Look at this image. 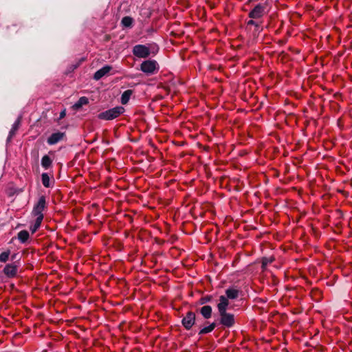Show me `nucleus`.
Wrapping results in <instances>:
<instances>
[{
    "label": "nucleus",
    "instance_id": "nucleus-1",
    "mask_svg": "<svg viewBox=\"0 0 352 352\" xmlns=\"http://www.w3.org/2000/svg\"><path fill=\"white\" fill-rule=\"evenodd\" d=\"M158 69V64L155 60H146L140 65V70L147 75L153 74Z\"/></svg>",
    "mask_w": 352,
    "mask_h": 352
},
{
    "label": "nucleus",
    "instance_id": "nucleus-2",
    "mask_svg": "<svg viewBox=\"0 0 352 352\" xmlns=\"http://www.w3.org/2000/svg\"><path fill=\"white\" fill-rule=\"evenodd\" d=\"M133 54L140 58H146L151 54L150 48L145 45H136L133 46L132 50Z\"/></svg>",
    "mask_w": 352,
    "mask_h": 352
},
{
    "label": "nucleus",
    "instance_id": "nucleus-3",
    "mask_svg": "<svg viewBox=\"0 0 352 352\" xmlns=\"http://www.w3.org/2000/svg\"><path fill=\"white\" fill-rule=\"evenodd\" d=\"M267 3L257 4L250 12L249 17L251 19H259L266 12Z\"/></svg>",
    "mask_w": 352,
    "mask_h": 352
},
{
    "label": "nucleus",
    "instance_id": "nucleus-4",
    "mask_svg": "<svg viewBox=\"0 0 352 352\" xmlns=\"http://www.w3.org/2000/svg\"><path fill=\"white\" fill-rule=\"evenodd\" d=\"M45 208V198L42 196L39 198L38 201L34 207L32 214L37 219H43V211Z\"/></svg>",
    "mask_w": 352,
    "mask_h": 352
},
{
    "label": "nucleus",
    "instance_id": "nucleus-5",
    "mask_svg": "<svg viewBox=\"0 0 352 352\" xmlns=\"http://www.w3.org/2000/svg\"><path fill=\"white\" fill-rule=\"evenodd\" d=\"M220 322L226 327H231L234 324V316L232 314L227 312L219 313Z\"/></svg>",
    "mask_w": 352,
    "mask_h": 352
},
{
    "label": "nucleus",
    "instance_id": "nucleus-6",
    "mask_svg": "<svg viewBox=\"0 0 352 352\" xmlns=\"http://www.w3.org/2000/svg\"><path fill=\"white\" fill-rule=\"evenodd\" d=\"M19 269V265L16 263L7 264L3 268L4 274L8 278H14L16 276Z\"/></svg>",
    "mask_w": 352,
    "mask_h": 352
},
{
    "label": "nucleus",
    "instance_id": "nucleus-7",
    "mask_svg": "<svg viewBox=\"0 0 352 352\" xmlns=\"http://www.w3.org/2000/svg\"><path fill=\"white\" fill-rule=\"evenodd\" d=\"M182 322L186 329H190L195 322V314L192 311H188L182 319Z\"/></svg>",
    "mask_w": 352,
    "mask_h": 352
},
{
    "label": "nucleus",
    "instance_id": "nucleus-8",
    "mask_svg": "<svg viewBox=\"0 0 352 352\" xmlns=\"http://www.w3.org/2000/svg\"><path fill=\"white\" fill-rule=\"evenodd\" d=\"M65 133L62 132H56L52 133L48 138H47V143L50 145H54L58 142H60L64 137Z\"/></svg>",
    "mask_w": 352,
    "mask_h": 352
},
{
    "label": "nucleus",
    "instance_id": "nucleus-9",
    "mask_svg": "<svg viewBox=\"0 0 352 352\" xmlns=\"http://www.w3.org/2000/svg\"><path fill=\"white\" fill-rule=\"evenodd\" d=\"M228 305L229 300L228 298L224 296H221L219 297V302L217 305L219 313L226 312Z\"/></svg>",
    "mask_w": 352,
    "mask_h": 352
},
{
    "label": "nucleus",
    "instance_id": "nucleus-10",
    "mask_svg": "<svg viewBox=\"0 0 352 352\" xmlns=\"http://www.w3.org/2000/svg\"><path fill=\"white\" fill-rule=\"evenodd\" d=\"M21 117H19L14 123L12 124V129L10 131L7 141H10L12 137L15 135V133L19 129L21 124Z\"/></svg>",
    "mask_w": 352,
    "mask_h": 352
},
{
    "label": "nucleus",
    "instance_id": "nucleus-11",
    "mask_svg": "<svg viewBox=\"0 0 352 352\" xmlns=\"http://www.w3.org/2000/svg\"><path fill=\"white\" fill-rule=\"evenodd\" d=\"M110 72V66L106 65L98 70L94 76V78L96 80H100L102 77H103L105 74H108Z\"/></svg>",
    "mask_w": 352,
    "mask_h": 352
},
{
    "label": "nucleus",
    "instance_id": "nucleus-12",
    "mask_svg": "<svg viewBox=\"0 0 352 352\" xmlns=\"http://www.w3.org/2000/svg\"><path fill=\"white\" fill-rule=\"evenodd\" d=\"M200 313L205 319H209L212 316V307L210 305H204L200 309Z\"/></svg>",
    "mask_w": 352,
    "mask_h": 352
},
{
    "label": "nucleus",
    "instance_id": "nucleus-13",
    "mask_svg": "<svg viewBox=\"0 0 352 352\" xmlns=\"http://www.w3.org/2000/svg\"><path fill=\"white\" fill-rule=\"evenodd\" d=\"M133 93V91L131 89H127V90L124 91L121 96V98H120L121 103L122 104H127L128 102L129 101Z\"/></svg>",
    "mask_w": 352,
    "mask_h": 352
},
{
    "label": "nucleus",
    "instance_id": "nucleus-14",
    "mask_svg": "<svg viewBox=\"0 0 352 352\" xmlns=\"http://www.w3.org/2000/svg\"><path fill=\"white\" fill-rule=\"evenodd\" d=\"M124 112V108L122 106H118L111 108V120L118 117Z\"/></svg>",
    "mask_w": 352,
    "mask_h": 352
},
{
    "label": "nucleus",
    "instance_id": "nucleus-15",
    "mask_svg": "<svg viewBox=\"0 0 352 352\" xmlns=\"http://www.w3.org/2000/svg\"><path fill=\"white\" fill-rule=\"evenodd\" d=\"M89 100L87 97L82 96L79 98V100L73 105V108L75 110H78L83 105L88 104Z\"/></svg>",
    "mask_w": 352,
    "mask_h": 352
},
{
    "label": "nucleus",
    "instance_id": "nucleus-16",
    "mask_svg": "<svg viewBox=\"0 0 352 352\" xmlns=\"http://www.w3.org/2000/svg\"><path fill=\"white\" fill-rule=\"evenodd\" d=\"M226 298L228 299H235L239 296V290L233 288H229L226 291Z\"/></svg>",
    "mask_w": 352,
    "mask_h": 352
},
{
    "label": "nucleus",
    "instance_id": "nucleus-17",
    "mask_svg": "<svg viewBox=\"0 0 352 352\" xmlns=\"http://www.w3.org/2000/svg\"><path fill=\"white\" fill-rule=\"evenodd\" d=\"M30 237L29 232L27 230H21L18 233V239L21 243H25Z\"/></svg>",
    "mask_w": 352,
    "mask_h": 352
},
{
    "label": "nucleus",
    "instance_id": "nucleus-18",
    "mask_svg": "<svg viewBox=\"0 0 352 352\" xmlns=\"http://www.w3.org/2000/svg\"><path fill=\"white\" fill-rule=\"evenodd\" d=\"M274 260H275V258L274 256L262 258L261 267H262L263 271L265 270L267 266L269 264H271L272 262H274Z\"/></svg>",
    "mask_w": 352,
    "mask_h": 352
},
{
    "label": "nucleus",
    "instance_id": "nucleus-19",
    "mask_svg": "<svg viewBox=\"0 0 352 352\" xmlns=\"http://www.w3.org/2000/svg\"><path fill=\"white\" fill-rule=\"evenodd\" d=\"M215 327H216V324L214 322H212L210 325L201 329L200 330V331L199 332V334L202 335V334L208 333L212 331Z\"/></svg>",
    "mask_w": 352,
    "mask_h": 352
},
{
    "label": "nucleus",
    "instance_id": "nucleus-20",
    "mask_svg": "<svg viewBox=\"0 0 352 352\" xmlns=\"http://www.w3.org/2000/svg\"><path fill=\"white\" fill-rule=\"evenodd\" d=\"M52 162L50 157L45 155L42 157L41 165L44 168L47 169L51 166Z\"/></svg>",
    "mask_w": 352,
    "mask_h": 352
},
{
    "label": "nucleus",
    "instance_id": "nucleus-21",
    "mask_svg": "<svg viewBox=\"0 0 352 352\" xmlns=\"http://www.w3.org/2000/svg\"><path fill=\"white\" fill-rule=\"evenodd\" d=\"M123 27L129 28L133 23V19L130 16H124L121 21Z\"/></svg>",
    "mask_w": 352,
    "mask_h": 352
},
{
    "label": "nucleus",
    "instance_id": "nucleus-22",
    "mask_svg": "<svg viewBox=\"0 0 352 352\" xmlns=\"http://www.w3.org/2000/svg\"><path fill=\"white\" fill-rule=\"evenodd\" d=\"M42 221L43 219L36 218L34 223L30 226V230L32 234L34 233L41 226Z\"/></svg>",
    "mask_w": 352,
    "mask_h": 352
},
{
    "label": "nucleus",
    "instance_id": "nucleus-23",
    "mask_svg": "<svg viewBox=\"0 0 352 352\" xmlns=\"http://www.w3.org/2000/svg\"><path fill=\"white\" fill-rule=\"evenodd\" d=\"M253 19H254L248 21V25H254L255 27V31L257 32H260L263 30V28L261 27L260 23L254 21Z\"/></svg>",
    "mask_w": 352,
    "mask_h": 352
},
{
    "label": "nucleus",
    "instance_id": "nucleus-24",
    "mask_svg": "<svg viewBox=\"0 0 352 352\" xmlns=\"http://www.w3.org/2000/svg\"><path fill=\"white\" fill-rule=\"evenodd\" d=\"M10 254V250H7V251L2 252L0 254V262L6 263L8 260Z\"/></svg>",
    "mask_w": 352,
    "mask_h": 352
},
{
    "label": "nucleus",
    "instance_id": "nucleus-25",
    "mask_svg": "<svg viewBox=\"0 0 352 352\" xmlns=\"http://www.w3.org/2000/svg\"><path fill=\"white\" fill-rule=\"evenodd\" d=\"M42 183L44 186L48 188L54 184V182L50 179V177H42Z\"/></svg>",
    "mask_w": 352,
    "mask_h": 352
},
{
    "label": "nucleus",
    "instance_id": "nucleus-26",
    "mask_svg": "<svg viewBox=\"0 0 352 352\" xmlns=\"http://www.w3.org/2000/svg\"><path fill=\"white\" fill-rule=\"evenodd\" d=\"M98 118L100 119L109 120H110V110H107L104 112L100 113L98 115Z\"/></svg>",
    "mask_w": 352,
    "mask_h": 352
},
{
    "label": "nucleus",
    "instance_id": "nucleus-27",
    "mask_svg": "<svg viewBox=\"0 0 352 352\" xmlns=\"http://www.w3.org/2000/svg\"><path fill=\"white\" fill-rule=\"evenodd\" d=\"M211 300H212L211 296H205L200 298L199 303L201 305H204V304H206V303L210 302Z\"/></svg>",
    "mask_w": 352,
    "mask_h": 352
},
{
    "label": "nucleus",
    "instance_id": "nucleus-28",
    "mask_svg": "<svg viewBox=\"0 0 352 352\" xmlns=\"http://www.w3.org/2000/svg\"><path fill=\"white\" fill-rule=\"evenodd\" d=\"M65 110L62 111L60 113V118H63L65 116Z\"/></svg>",
    "mask_w": 352,
    "mask_h": 352
},
{
    "label": "nucleus",
    "instance_id": "nucleus-29",
    "mask_svg": "<svg viewBox=\"0 0 352 352\" xmlns=\"http://www.w3.org/2000/svg\"><path fill=\"white\" fill-rule=\"evenodd\" d=\"M117 250H121L122 248V245L120 243H118V246L116 247Z\"/></svg>",
    "mask_w": 352,
    "mask_h": 352
},
{
    "label": "nucleus",
    "instance_id": "nucleus-30",
    "mask_svg": "<svg viewBox=\"0 0 352 352\" xmlns=\"http://www.w3.org/2000/svg\"><path fill=\"white\" fill-rule=\"evenodd\" d=\"M236 178L235 177H233V179L232 180L230 181V182H233V183H235V181H236Z\"/></svg>",
    "mask_w": 352,
    "mask_h": 352
},
{
    "label": "nucleus",
    "instance_id": "nucleus-31",
    "mask_svg": "<svg viewBox=\"0 0 352 352\" xmlns=\"http://www.w3.org/2000/svg\"><path fill=\"white\" fill-rule=\"evenodd\" d=\"M41 176L45 177V176H48V175H47V173H43V174L41 175Z\"/></svg>",
    "mask_w": 352,
    "mask_h": 352
}]
</instances>
